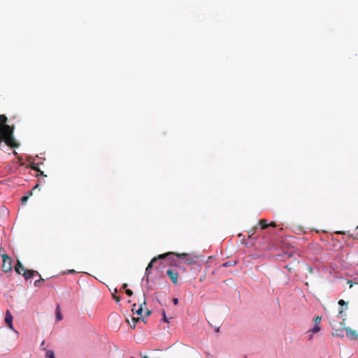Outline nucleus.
<instances>
[{"label":"nucleus","instance_id":"obj_1","mask_svg":"<svg viewBox=\"0 0 358 358\" xmlns=\"http://www.w3.org/2000/svg\"><path fill=\"white\" fill-rule=\"evenodd\" d=\"M170 255H176V256H177L179 258H183V257H187L188 255L187 253H175V252H166V253L162 254V255H159L157 257H154L150 261V262L148 264V265L147 266V268L150 270L152 268L154 263L156 262L157 259H165L166 257L170 256Z\"/></svg>","mask_w":358,"mask_h":358},{"label":"nucleus","instance_id":"obj_2","mask_svg":"<svg viewBox=\"0 0 358 358\" xmlns=\"http://www.w3.org/2000/svg\"><path fill=\"white\" fill-rule=\"evenodd\" d=\"M1 257H2V261H3L2 270L5 273L11 271L12 262H13L11 258L6 254H2Z\"/></svg>","mask_w":358,"mask_h":358},{"label":"nucleus","instance_id":"obj_3","mask_svg":"<svg viewBox=\"0 0 358 358\" xmlns=\"http://www.w3.org/2000/svg\"><path fill=\"white\" fill-rule=\"evenodd\" d=\"M166 274L171 280L173 284L176 285L178 282V273L174 269L169 268L166 271Z\"/></svg>","mask_w":358,"mask_h":358},{"label":"nucleus","instance_id":"obj_4","mask_svg":"<svg viewBox=\"0 0 358 358\" xmlns=\"http://www.w3.org/2000/svg\"><path fill=\"white\" fill-rule=\"evenodd\" d=\"M4 320L6 324L8 325V327L11 330H14L13 324V315L9 310H7L6 311Z\"/></svg>","mask_w":358,"mask_h":358},{"label":"nucleus","instance_id":"obj_5","mask_svg":"<svg viewBox=\"0 0 358 358\" xmlns=\"http://www.w3.org/2000/svg\"><path fill=\"white\" fill-rule=\"evenodd\" d=\"M345 330L346 331V336L350 340H357L358 339V332L355 330L350 329V327H345Z\"/></svg>","mask_w":358,"mask_h":358},{"label":"nucleus","instance_id":"obj_6","mask_svg":"<svg viewBox=\"0 0 358 358\" xmlns=\"http://www.w3.org/2000/svg\"><path fill=\"white\" fill-rule=\"evenodd\" d=\"M26 280L31 278L34 275H39L38 272L34 270H24L22 274Z\"/></svg>","mask_w":358,"mask_h":358},{"label":"nucleus","instance_id":"obj_7","mask_svg":"<svg viewBox=\"0 0 358 358\" xmlns=\"http://www.w3.org/2000/svg\"><path fill=\"white\" fill-rule=\"evenodd\" d=\"M143 305H145V297L143 298V303L140 304V306L138 308V309H136V304L133 305L132 312L136 314V315H141L142 314V312H143Z\"/></svg>","mask_w":358,"mask_h":358},{"label":"nucleus","instance_id":"obj_8","mask_svg":"<svg viewBox=\"0 0 358 358\" xmlns=\"http://www.w3.org/2000/svg\"><path fill=\"white\" fill-rule=\"evenodd\" d=\"M24 270L27 269L24 267L22 264L19 260H17V264L15 266V271L16 273L18 274H22V273L24 272Z\"/></svg>","mask_w":358,"mask_h":358},{"label":"nucleus","instance_id":"obj_9","mask_svg":"<svg viewBox=\"0 0 358 358\" xmlns=\"http://www.w3.org/2000/svg\"><path fill=\"white\" fill-rule=\"evenodd\" d=\"M278 256L279 257L281 258V260L285 261L287 259L290 258L292 256V255L291 253L285 252L282 255H279Z\"/></svg>","mask_w":358,"mask_h":358},{"label":"nucleus","instance_id":"obj_10","mask_svg":"<svg viewBox=\"0 0 358 358\" xmlns=\"http://www.w3.org/2000/svg\"><path fill=\"white\" fill-rule=\"evenodd\" d=\"M259 223V225H260V227H261V228L262 229H265L268 226V224H267L266 220H264V219L260 220Z\"/></svg>","mask_w":358,"mask_h":358},{"label":"nucleus","instance_id":"obj_11","mask_svg":"<svg viewBox=\"0 0 358 358\" xmlns=\"http://www.w3.org/2000/svg\"><path fill=\"white\" fill-rule=\"evenodd\" d=\"M258 227L257 226H255L254 227H252L250 230H249L248 231V236L249 237H252L256 232L257 229Z\"/></svg>","mask_w":358,"mask_h":358},{"label":"nucleus","instance_id":"obj_12","mask_svg":"<svg viewBox=\"0 0 358 358\" xmlns=\"http://www.w3.org/2000/svg\"><path fill=\"white\" fill-rule=\"evenodd\" d=\"M38 275H39L40 278L34 282V285L36 287L41 286V283L44 282V279L41 276V275L39 274Z\"/></svg>","mask_w":358,"mask_h":358},{"label":"nucleus","instance_id":"obj_13","mask_svg":"<svg viewBox=\"0 0 358 358\" xmlns=\"http://www.w3.org/2000/svg\"><path fill=\"white\" fill-rule=\"evenodd\" d=\"M45 357L46 358H55V353H54V352L52 351V350H48L46 352Z\"/></svg>","mask_w":358,"mask_h":358},{"label":"nucleus","instance_id":"obj_14","mask_svg":"<svg viewBox=\"0 0 358 358\" xmlns=\"http://www.w3.org/2000/svg\"><path fill=\"white\" fill-rule=\"evenodd\" d=\"M31 194H32V191L30 192L28 195L22 196L21 199L22 203L24 204L27 202V201L28 200L29 196H31Z\"/></svg>","mask_w":358,"mask_h":358},{"label":"nucleus","instance_id":"obj_15","mask_svg":"<svg viewBox=\"0 0 358 358\" xmlns=\"http://www.w3.org/2000/svg\"><path fill=\"white\" fill-rule=\"evenodd\" d=\"M56 317H57V320H62V314L60 313V308H59V306H57Z\"/></svg>","mask_w":358,"mask_h":358},{"label":"nucleus","instance_id":"obj_16","mask_svg":"<svg viewBox=\"0 0 358 358\" xmlns=\"http://www.w3.org/2000/svg\"><path fill=\"white\" fill-rule=\"evenodd\" d=\"M320 331V327L317 324H315V326L312 329L310 330V331H311L313 334L317 333Z\"/></svg>","mask_w":358,"mask_h":358},{"label":"nucleus","instance_id":"obj_17","mask_svg":"<svg viewBox=\"0 0 358 358\" xmlns=\"http://www.w3.org/2000/svg\"><path fill=\"white\" fill-rule=\"evenodd\" d=\"M235 264H236L235 262H227L222 264V266L227 267V266H234Z\"/></svg>","mask_w":358,"mask_h":358},{"label":"nucleus","instance_id":"obj_18","mask_svg":"<svg viewBox=\"0 0 358 358\" xmlns=\"http://www.w3.org/2000/svg\"><path fill=\"white\" fill-rule=\"evenodd\" d=\"M30 167H31L33 170L36 171L37 172H38V171H40V169L38 168V164H34V163L31 164L30 165Z\"/></svg>","mask_w":358,"mask_h":358},{"label":"nucleus","instance_id":"obj_19","mask_svg":"<svg viewBox=\"0 0 358 358\" xmlns=\"http://www.w3.org/2000/svg\"><path fill=\"white\" fill-rule=\"evenodd\" d=\"M162 316H163V317H162V320L163 322H167V323H168V322H169V320L167 319V317H166V313H165V310H163V311H162Z\"/></svg>","mask_w":358,"mask_h":358},{"label":"nucleus","instance_id":"obj_20","mask_svg":"<svg viewBox=\"0 0 358 358\" xmlns=\"http://www.w3.org/2000/svg\"><path fill=\"white\" fill-rule=\"evenodd\" d=\"M321 320H322V317L321 316H317L314 319V322H315V324H317V325H319V324L321 322Z\"/></svg>","mask_w":358,"mask_h":358},{"label":"nucleus","instance_id":"obj_21","mask_svg":"<svg viewBox=\"0 0 358 358\" xmlns=\"http://www.w3.org/2000/svg\"><path fill=\"white\" fill-rule=\"evenodd\" d=\"M185 262L189 265L192 264L194 261L192 258H187L185 261Z\"/></svg>","mask_w":358,"mask_h":358},{"label":"nucleus","instance_id":"obj_22","mask_svg":"<svg viewBox=\"0 0 358 358\" xmlns=\"http://www.w3.org/2000/svg\"><path fill=\"white\" fill-rule=\"evenodd\" d=\"M125 292L129 296H131L133 295V292L130 289H126Z\"/></svg>","mask_w":358,"mask_h":358},{"label":"nucleus","instance_id":"obj_23","mask_svg":"<svg viewBox=\"0 0 358 358\" xmlns=\"http://www.w3.org/2000/svg\"><path fill=\"white\" fill-rule=\"evenodd\" d=\"M338 304L340 306H347V303L344 300H343V299H341V300L338 301Z\"/></svg>","mask_w":358,"mask_h":358},{"label":"nucleus","instance_id":"obj_24","mask_svg":"<svg viewBox=\"0 0 358 358\" xmlns=\"http://www.w3.org/2000/svg\"><path fill=\"white\" fill-rule=\"evenodd\" d=\"M141 320V317H137V318H135V317H133V321H134V326H133V328L135 327V325H136V323L139 322Z\"/></svg>","mask_w":358,"mask_h":358},{"label":"nucleus","instance_id":"obj_25","mask_svg":"<svg viewBox=\"0 0 358 358\" xmlns=\"http://www.w3.org/2000/svg\"><path fill=\"white\" fill-rule=\"evenodd\" d=\"M350 236L355 239H358V233L352 234Z\"/></svg>","mask_w":358,"mask_h":358},{"label":"nucleus","instance_id":"obj_26","mask_svg":"<svg viewBox=\"0 0 358 358\" xmlns=\"http://www.w3.org/2000/svg\"><path fill=\"white\" fill-rule=\"evenodd\" d=\"M347 283L349 285V287H350V288H352V286H353V282H352V280H348L347 281Z\"/></svg>","mask_w":358,"mask_h":358},{"label":"nucleus","instance_id":"obj_27","mask_svg":"<svg viewBox=\"0 0 358 358\" xmlns=\"http://www.w3.org/2000/svg\"><path fill=\"white\" fill-rule=\"evenodd\" d=\"M285 268L289 271H292V267L290 266V264H287L285 266Z\"/></svg>","mask_w":358,"mask_h":358},{"label":"nucleus","instance_id":"obj_28","mask_svg":"<svg viewBox=\"0 0 358 358\" xmlns=\"http://www.w3.org/2000/svg\"><path fill=\"white\" fill-rule=\"evenodd\" d=\"M173 303L174 305H178V299L177 298H173Z\"/></svg>","mask_w":358,"mask_h":358},{"label":"nucleus","instance_id":"obj_29","mask_svg":"<svg viewBox=\"0 0 358 358\" xmlns=\"http://www.w3.org/2000/svg\"><path fill=\"white\" fill-rule=\"evenodd\" d=\"M113 297L115 299L116 302H119L120 301V296H114Z\"/></svg>","mask_w":358,"mask_h":358},{"label":"nucleus","instance_id":"obj_30","mask_svg":"<svg viewBox=\"0 0 358 358\" xmlns=\"http://www.w3.org/2000/svg\"><path fill=\"white\" fill-rule=\"evenodd\" d=\"M268 226L275 227L277 225L275 222H271Z\"/></svg>","mask_w":358,"mask_h":358},{"label":"nucleus","instance_id":"obj_31","mask_svg":"<svg viewBox=\"0 0 358 358\" xmlns=\"http://www.w3.org/2000/svg\"><path fill=\"white\" fill-rule=\"evenodd\" d=\"M38 173H39V175L41 176H46V175L44 174L43 171H42L41 169H40V171H38Z\"/></svg>","mask_w":358,"mask_h":358},{"label":"nucleus","instance_id":"obj_32","mask_svg":"<svg viewBox=\"0 0 358 358\" xmlns=\"http://www.w3.org/2000/svg\"><path fill=\"white\" fill-rule=\"evenodd\" d=\"M4 249L3 248H0V255L4 254Z\"/></svg>","mask_w":358,"mask_h":358},{"label":"nucleus","instance_id":"obj_33","mask_svg":"<svg viewBox=\"0 0 358 358\" xmlns=\"http://www.w3.org/2000/svg\"><path fill=\"white\" fill-rule=\"evenodd\" d=\"M150 272V270H149L148 268H146V269H145V274L148 275Z\"/></svg>","mask_w":358,"mask_h":358},{"label":"nucleus","instance_id":"obj_34","mask_svg":"<svg viewBox=\"0 0 358 358\" xmlns=\"http://www.w3.org/2000/svg\"><path fill=\"white\" fill-rule=\"evenodd\" d=\"M38 187H39V185H38V184H36V185L34 186V187L33 188V189H32V190H34V189H37V188H38Z\"/></svg>","mask_w":358,"mask_h":358},{"label":"nucleus","instance_id":"obj_35","mask_svg":"<svg viewBox=\"0 0 358 358\" xmlns=\"http://www.w3.org/2000/svg\"><path fill=\"white\" fill-rule=\"evenodd\" d=\"M127 287V283H124L123 285H122V288L123 289H126Z\"/></svg>","mask_w":358,"mask_h":358},{"label":"nucleus","instance_id":"obj_36","mask_svg":"<svg viewBox=\"0 0 358 358\" xmlns=\"http://www.w3.org/2000/svg\"><path fill=\"white\" fill-rule=\"evenodd\" d=\"M147 315H150L151 314V311L150 310H147Z\"/></svg>","mask_w":358,"mask_h":358},{"label":"nucleus","instance_id":"obj_37","mask_svg":"<svg viewBox=\"0 0 358 358\" xmlns=\"http://www.w3.org/2000/svg\"><path fill=\"white\" fill-rule=\"evenodd\" d=\"M342 313H343V310L341 309V310H339V315H341Z\"/></svg>","mask_w":358,"mask_h":358},{"label":"nucleus","instance_id":"obj_38","mask_svg":"<svg viewBox=\"0 0 358 358\" xmlns=\"http://www.w3.org/2000/svg\"><path fill=\"white\" fill-rule=\"evenodd\" d=\"M74 272H75L74 270H70L69 271V273H74Z\"/></svg>","mask_w":358,"mask_h":358},{"label":"nucleus","instance_id":"obj_39","mask_svg":"<svg viewBox=\"0 0 358 358\" xmlns=\"http://www.w3.org/2000/svg\"><path fill=\"white\" fill-rule=\"evenodd\" d=\"M357 229H358V226L357 227L355 231H356Z\"/></svg>","mask_w":358,"mask_h":358},{"label":"nucleus","instance_id":"obj_40","mask_svg":"<svg viewBox=\"0 0 358 358\" xmlns=\"http://www.w3.org/2000/svg\"><path fill=\"white\" fill-rule=\"evenodd\" d=\"M143 358H148V357H144Z\"/></svg>","mask_w":358,"mask_h":358},{"label":"nucleus","instance_id":"obj_41","mask_svg":"<svg viewBox=\"0 0 358 358\" xmlns=\"http://www.w3.org/2000/svg\"><path fill=\"white\" fill-rule=\"evenodd\" d=\"M130 358H135V357H130Z\"/></svg>","mask_w":358,"mask_h":358},{"label":"nucleus","instance_id":"obj_42","mask_svg":"<svg viewBox=\"0 0 358 358\" xmlns=\"http://www.w3.org/2000/svg\"><path fill=\"white\" fill-rule=\"evenodd\" d=\"M245 358H246V357H245Z\"/></svg>","mask_w":358,"mask_h":358}]
</instances>
